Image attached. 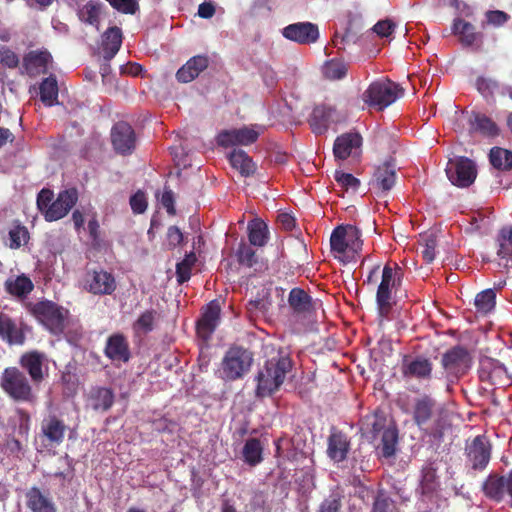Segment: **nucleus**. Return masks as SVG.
Returning <instances> with one entry per match:
<instances>
[{
	"instance_id": "nucleus-31",
	"label": "nucleus",
	"mask_w": 512,
	"mask_h": 512,
	"mask_svg": "<svg viewBox=\"0 0 512 512\" xmlns=\"http://www.w3.org/2000/svg\"><path fill=\"white\" fill-rule=\"evenodd\" d=\"M114 400L113 390L107 387H92L88 394V403L95 411H108L113 406Z\"/></svg>"
},
{
	"instance_id": "nucleus-19",
	"label": "nucleus",
	"mask_w": 512,
	"mask_h": 512,
	"mask_svg": "<svg viewBox=\"0 0 512 512\" xmlns=\"http://www.w3.org/2000/svg\"><path fill=\"white\" fill-rule=\"evenodd\" d=\"M221 315V306L218 300L210 301L204 308L201 318L197 321V335L208 341L215 332Z\"/></svg>"
},
{
	"instance_id": "nucleus-48",
	"label": "nucleus",
	"mask_w": 512,
	"mask_h": 512,
	"mask_svg": "<svg viewBox=\"0 0 512 512\" xmlns=\"http://www.w3.org/2000/svg\"><path fill=\"white\" fill-rule=\"evenodd\" d=\"M9 243L10 249L16 250L21 246L26 245L30 240V233L26 226L16 222L9 230Z\"/></svg>"
},
{
	"instance_id": "nucleus-16",
	"label": "nucleus",
	"mask_w": 512,
	"mask_h": 512,
	"mask_svg": "<svg viewBox=\"0 0 512 512\" xmlns=\"http://www.w3.org/2000/svg\"><path fill=\"white\" fill-rule=\"evenodd\" d=\"M362 144L363 139L358 132L343 133L334 141L333 154L339 160L359 158L362 154Z\"/></svg>"
},
{
	"instance_id": "nucleus-42",
	"label": "nucleus",
	"mask_w": 512,
	"mask_h": 512,
	"mask_svg": "<svg viewBox=\"0 0 512 512\" xmlns=\"http://www.w3.org/2000/svg\"><path fill=\"white\" fill-rule=\"evenodd\" d=\"M491 165L500 171L512 170V151L501 147H493L489 152Z\"/></svg>"
},
{
	"instance_id": "nucleus-24",
	"label": "nucleus",
	"mask_w": 512,
	"mask_h": 512,
	"mask_svg": "<svg viewBox=\"0 0 512 512\" xmlns=\"http://www.w3.org/2000/svg\"><path fill=\"white\" fill-rule=\"evenodd\" d=\"M479 378L483 382H488L495 386L509 385L512 378L508 374L507 368L498 360L486 359L481 362Z\"/></svg>"
},
{
	"instance_id": "nucleus-11",
	"label": "nucleus",
	"mask_w": 512,
	"mask_h": 512,
	"mask_svg": "<svg viewBox=\"0 0 512 512\" xmlns=\"http://www.w3.org/2000/svg\"><path fill=\"white\" fill-rule=\"evenodd\" d=\"M471 363L472 358L467 348L456 345L443 353L441 358L443 372H441V375L453 382L468 372Z\"/></svg>"
},
{
	"instance_id": "nucleus-32",
	"label": "nucleus",
	"mask_w": 512,
	"mask_h": 512,
	"mask_svg": "<svg viewBox=\"0 0 512 512\" xmlns=\"http://www.w3.org/2000/svg\"><path fill=\"white\" fill-rule=\"evenodd\" d=\"M396 181V171L395 166L390 162H385L382 165L378 166L374 173L373 186L381 190L382 192H387L392 189L395 185Z\"/></svg>"
},
{
	"instance_id": "nucleus-60",
	"label": "nucleus",
	"mask_w": 512,
	"mask_h": 512,
	"mask_svg": "<svg viewBox=\"0 0 512 512\" xmlns=\"http://www.w3.org/2000/svg\"><path fill=\"white\" fill-rule=\"evenodd\" d=\"M486 19L489 24L494 26H501L507 22L509 15L504 11L492 10L486 13Z\"/></svg>"
},
{
	"instance_id": "nucleus-8",
	"label": "nucleus",
	"mask_w": 512,
	"mask_h": 512,
	"mask_svg": "<svg viewBox=\"0 0 512 512\" xmlns=\"http://www.w3.org/2000/svg\"><path fill=\"white\" fill-rule=\"evenodd\" d=\"M31 313L50 333L59 335L64 332L69 311L57 303L39 301L33 305Z\"/></svg>"
},
{
	"instance_id": "nucleus-20",
	"label": "nucleus",
	"mask_w": 512,
	"mask_h": 512,
	"mask_svg": "<svg viewBox=\"0 0 512 512\" xmlns=\"http://www.w3.org/2000/svg\"><path fill=\"white\" fill-rule=\"evenodd\" d=\"M401 373L404 378L429 381L432 378L433 363L424 356H405L401 364Z\"/></svg>"
},
{
	"instance_id": "nucleus-2",
	"label": "nucleus",
	"mask_w": 512,
	"mask_h": 512,
	"mask_svg": "<svg viewBox=\"0 0 512 512\" xmlns=\"http://www.w3.org/2000/svg\"><path fill=\"white\" fill-rule=\"evenodd\" d=\"M291 369L292 361L287 355H278L267 360L256 376V396L266 397L276 392Z\"/></svg>"
},
{
	"instance_id": "nucleus-10",
	"label": "nucleus",
	"mask_w": 512,
	"mask_h": 512,
	"mask_svg": "<svg viewBox=\"0 0 512 512\" xmlns=\"http://www.w3.org/2000/svg\"><path fill=\"white\" fill-rule=\"evenodd\" d=\"M253 364V354L241 346L230 347L222 359L223 378L227 381L241 379Z\"/></svg>"
},
{
	"instance_id": "nucleus-44",
	"label": "nucleus",
	"mask_w": 512,
	"mask_h": 512,
	"mask_svg": "<svg viewBox=\"0 0 512 512\" xmlns=\"http://www.w3.org/2000/svg\"><path fill=\"white\" fill-rule=\"evenodd\" d=\"M15 414L16 416L13 419V433L11 435H15L27 441L31 424L30 414L23 408H17Z\"/></svg>"
},
{
	"instance_id": "nucleus-26",
	"label": "nucleus",
	"mask_w": 512,
	"mask_h": 512,
	"mask_svg": "<svg viewBox=\"0 0 512 512\" xmlns=\"http://www.w3.org/2000/svg\"><path fill=\"white\" fill-rule=\"evenodd\" d=\"M66 430V424L56 415H49L41 422V434L53 446H58L64 441Z\"/></svg>"
},
{
	"instance_id": "nucleus-64",
	"label": "nucleus",
	"mask_w": 512,
	"mask_h": 512,
	"mask_svg": "<svg viewBox=\"0 0 512 512\" xmlns=\"http://www.w3.org/2000/svg\"><path fill=\"white\" fill-rule=\"evenodd\" d=\"M161 203L166 208L168 214H170V215L175 214L174 194L171 190H165L163 192L162 198H161Z\"/></svg>"
},
{
	"instance_id": "nucleus-52",
	"label": "nucleus",
	"mask_w": 512,
	"mask_h": 512,
	"mask_svg": "<svg viewBox=\"0 0 512 512\" xmlns=\"http://www.w3.org/2000/svg\"><path fill=\"white\" fill-rule=\"evenodd\" d=\"M334 179L345 190L351 189L356 191L360 186V180L351 173L336 170L334 173Z\"/></svg>"
},
{
	"instance_id": "nucleus-33",
	"label": "nucleus",
	"mask_w": 512,
	"mask_h": 512,
	"mask_svg": "<svg viewBox=\"0 0 512 512\" xmlns=\"http://www.w3.org/2000/svg\"><path fill=\"white\" fill-rule=\"evenodd\" d=\"M122 31L119 27H109L102 35V47L105 60H111L122 45Z\"/></svg>"
},
{
	"instance_id": "nucleus-1",
	"label": "nucleus",
	"mask_w": 512,
	"mask_h": 512,
	"mask_svg": "<svg viewBox=\"0 0 512 512\" xmlns=\"http://www.w3.org/2000/svg\"><path fill=\"white\" fill-rule=\"evenodd\" d=\"M34 386L19 367H6L0 374V389L16 403L36 404L38 396Z\"/></svg>"
},
{
	"instance_id": "nucleus-38",
	"label": "nucleus",
	"mask_w": 512,
	"mask_h": 512,
	"mask_svg": "<svg viewBox=\"0 0 512 512\" xmlns=\"http://www.w3.org/2000/svg\"><path fill=\"white\" fill-rule=\"evenodd\" d=\"M34 288L31 279L25 275L17 276L16 278H9L5 282L6 291L17 297H24L29 294Z\"/></svg>"
},
{
	"instance_id": "nucleus-5",
	"label": "nucleus",
	"mask_w": 512,
	"mask_h": 512,
	"mask_svg": "<svg viewBox=\"0 0 512 512\" xmlns=\"http://www.w3.org/2000/svg\"><path fill=\"white\" fill-rule=\"evenodd\" d=\"M437 410V401L431 395L422 394L413 400L412 419L414 423L425 430V433L435 440H440L444 435L443 421L440 417L434 420L433 425L426 427L430 423Z\"/></svg>"
},
{
	"instance_id": "nucleus-46",
	"label": "nucleus",
	"mask_w": 512,
	"mask_h": 512,
	"mask_svg": "<svg viewBox=\"0 0 512 512\" xmlns=\"http://www.w3.org/2000/svg\"><path fill=\"white\" fill-rule=\"evenodd\" d=\"M470 123L475 131H479L484 135L496 136L499 133L496 123L485 114L474 113Z\"/></svg>"
},
{
	"instance_id": "nucleus-30",
	"label": "nucleus",
	"mask_w": 512,
	"mask_h": 512,
	"mask_svg": "<svg viewBox=\"0 0 512 512\" xmlns=\"http://www.w3.org/2000/svg\"><path fill=\"white\" fill-rule=\"evenodd\" d=\"M0 338L9 345H22L25 334L7 314L0 313Z\"/></svg>"
},
{
	"instance_id": "nucleus-7",
	"label": "nucleus",
	"mask_w": 512,
	"mask_h": 512,
	"mask_svg": "<svg viewBox=\"0 0 512 512\" xmlns=\"http://www.w3.org/2000/svg\"><path fill=\"white\" fill-rule=\"evenodd\" d=\"M403 94V88L393 81H374L363 92L362 100L367 106L382 111L402 97Z\"/></svg>"
},
{
	"instance_id": "nucleus-6",
	"label": "nucleus",
	"mask_w": 512,
	"mask_h": 512,
	"mask_svg": "<svg viewBox=\"0 0 512 512\" xmlns=\"http://www.w3.org/2000/svg\"><path fill=\"white\" fill-rule=\"evenodd\" d=\"M288 303L296 322L301 326L300 331L316 332L318 330L317 312L310 295L302 288H293L288 296Z\"/></svg>"
},
{
	"instance_id": "nucleus-27",
	"label": "nucleus",
	"mask_w": 512,
	"mask_h": 512,
	"mask_svg": "<svg viewBox=\"0 0 512 512\" xmlns=\"http://www.w3.org/2000/svg\"><path fill=\"white\" fill-rule=\"evenodd\" d=\"M26 506L32 512H57V507L49 493H44L40 488L33 486L25 493Z\"/></svg>"
},
{
	"instance_id": "nucleus-58",
	"label": "nucleus",
	"mask_w": 512,
	"mask_h": 512,
	"mask_svg": "<svg viewBox=\"0 0 512 512\" xmlns=\"http://www.w3.org/2000/svg\"><path fill=\"white\" fill-rule=\"evenodd\" d=\"M130 206L134 214H142L146 211L148 203L143 191L138 190L130 197Z\"/></svg>"
},
{
	"instance_id": "nucleus-37",
	"label": "nucleus",
	"mask_w": 512,
	"mask_h": 512,
	"mask_svg": "<svg viewBox=\"0 0 512 512\" xmlns=\"http://www.w3.org/2000/svg\"><path fill=\"white\" fill-rule=\"evenodd\" d=\"M268 227L261 219H254L248 224V238L253 246L262 247L268 240Z\"/></svg>"
},
{
	"instance_id": "nucleus-49",
	"label": "nucleus",
	"mask_w": 512,
	"mask_h": 512,
	"mask_svg": "<svg viewBox=\"0 0 512 512\" xmlns=\"http://www.w3.org/2000/svg\"><path fill=\"white\" fill-rule=\"evenodd\" d=\"M477 313L487 315L496 305V293L493 289H486L479 292L474 300Z\"/></svg>"
},
{
	"instance_id": "nucleus-40",
	"label": "nucleus",
	"mask_w": 512,
	"mask_h": 512,
	"mask_svg": "<svg viewBox=\"0 0 512 512\" xmlns=\"http://www.w3.org/2000/svg\"><path fill=\"white\" fill-rule=\"evenodd\" d=\"M159 317L155 309H148L142 312L136 321L132 324V329L136 334H148L155 328L156 321Z\"/></svg>"
},
{
	"instance_id": "nucleus-4",
	"label": "nucleus",
	"mask_w": 512,
	"mask_h": 512,
	"mask_svg": "<svg viewBox=\"0 0 512 512\" xmlns=\"http://www.w3.org/2000/svg\"><path fill=\"white\" fill-rule=\"evenodd\" d=\"M402 276L401 269L395 264L392 268L386 264L382 271L381 282L376 292V305L378 312V323L382 325L385 321L393 319V310L396 301L393 297V288Z\"/></svg>"
},
{
	"instance_id": "nucleus-54",
	"label": "nucleus",
	"mask_w": 512,
	"mask_h": 512,
	"mask_svg": "<svg viewBox=\"0 0 512 512\" xmlns=\"http://www.w3.org/2000/svg\"><path fill=\"white\" fill-rule=\"evenodd\" d=\"M237 259L239 264L247 267H252L257 262L255 251L244 243L237 250Z\"/></svg>"
},
{
	"instance_id": "nucleus-43",
	"label": "nucleus",
	"mask_w": 512,
	"mask_h": 512,
	"mask_svg": "<svg viewBox=\"0 0 512 512\" xmlns=\"http://www.w3.org/2000/svg\"><path fill=\"white\" fill-rule=\"evenodd\" d=\"M453 33L459 35L460 42L465 46L473 45L479 37V34L475 32V27L462 19L454 21Z\"/></svg>"
},
{
	"instance_id": "nucleus-50",
	"label": "nucleus",
	"mask_w": 512,
	"mask_h": 512,
	"mask_svg": "<svg viewBox=\"0 0 512 512\" xmlns=\"http://www.w3.org/2000/svg\"><path fill=\"white\" fill-rule=\"evenodd\" d=\"M397 432L395 430L387 429L382 434L381 439V454L385 458H390L395 454L397 444Z\"/></svg>"
},
{
	"instance_id": "nucleus-36",
	"label": "nucleus",
	"mask_w": 512,
	"mask_h": 512,
	"mask_svg": "<svg viewBox=\"0 0 512 512\" xmlns=\"http://www.w3.org/2000/svg\"><path fill=\"white\" fill-rule=\"evenodd\" d=\"M229 161L232 167L238 170L242 176L249 177L256 171V165L252 158L241 149H234L229 154Z\"/></svg>"
},
{
	"instance_id": "nucleus-61",
	"label": "nucleus",
	"mask_w": 512,
	"mask_h": 512,
	"mask_svg": "<svg viewBox=\"0 0 512 512\" xmlns=\"http://www.w3.org/2000/svg\"><path fill=\"white\" fill-rule=\"evenodd\" d=\"M22 438L16 437L15 435H9L6 439V448L12 455L19 456L22 453L24 445Z\"/></svg>"
},
{
	"instance_id": "nucleus-23",
	"label": "nucleus",
	"mask_w": 512,
	"mask_h": 512,
	"mask_svg": "<svg viewBox=\"0 0 512 512\" xmlns=\"http://www.w3.org/2000/svg\"><path fill=\"white\" fill-rule=\"evenodd\" d=\"M282 35L298 44L309 45L318 40L319 29L316 24L310 22H297L284 27Z\"/></svg>"
},
{
	"instance_id": "nucleus-62",
	"label": "nucleus",
	"mask_w": 512,
	"mask_h": 512,
	"mask_svg": "<svg viewBox=\"0 0 512 512\" xmlns=\"http://www.w3.org/2000/svg\"><path fill=\"white\" fill-rule=\"evenodd\" d=\"M279 226L285 231H292L296 226V220L293 215L288 212H282L277 217Z\"/></svg>"
},
{
	"instance_id": "nucleus-3",
	"label": "nucleus",
	"mask_w": 512,
	"mask_h": 512,
	"mask_svg": "<svg viewBox=\"0 0 512 512\" xmlns=\"http://www.w3.org/2000/svg\"><path fill=\"white\" fill-rule=\"evenodd\" d=\"M361 231L353 225H339L330 236L333 257L344 264L355 262L362 250Z\"/></svg>"
},
{
	"instance_id": "nucleus-63",
	"label": "nucleus",
	"mask_w": 512,
	"mask_h": 512,
	"mask_svg": "<svg viewBox=\"0 0 512 512\" xmlns=\"http://www.w3.org/2000/svg\"><path fill=\"white\" fill-rule=\"evenodd\" d=\"M192 268L184 263H177L176 265V279L179 284L187 282L191 277Z\"/></svg>"
},
{
	"instance_id": "nucleus-51",
	"label": "nucleus",
	"mask_w": 512,
	"mask_h": 512,
	"mask_svg": "<svg viewBox=\"0 0 512 512\" xmlns=\"http://www.w3.org/2000/svg\"><path fill=\"white\" fill-rule=\"evenodd\" d=\"M475 87L484 98L488 99L493 98L495 91L499 88V83L495 79L479 76L476 79Z\"/></svg>"
},
{
	"instance_id": "nucleus-25",
	"label": "nucleus",
	"mask_w": 512,
	"mask_h": 512,
	"mask_svg": "<svg viewBox=\"0 0 512 512\" xmlns=\"http://www.w3.org/2000/svg\"><path fill=\"white\" fill-rule=\"evenodd\" d=\"M104 355L112 362L127 363L131 359L127 337L122 333L110 335L106 340Z\"/></svg>"
},
{
	"instance_id": "nucleus-9",
	"label": "nucleus",
	"mask_w": 512,
	"mask_h": 512,
	"mask_svg": "<svg viewBox=\"0 0 512 512\" xmlns=\"http://www.w3.org/2000/svg\"><path fill=\"white\" fill-rule=\"evenodd\" d=\"M465 465L473 472L487 469L492 457V443L486 435L467 440L464 448Z\"/></svg>"
},
{
	"instance_id": "nucleus-15",
	"label": "nucleus",
	"mask_w": 512,
	"mask_h": 512,
	"mask_svg": "<svg viewBox=\"0 0 512 512\" xmlns=\"http://www.w3.org/2000/svg\"><path fill=\"white\" fill-rule=\"evenodd\" d=\"M84 288L94 295H112L117 288V283L112 273L103 269H94L87 271Z\"/></svg>"
},
{
	"instance_id": "nucleus-56",
	"label": "nucleus",
	"mask_w": 512,
	"mask_h": 512,
	"mask_svg": "<svg viewBox=\"0 0 512 512\" xmlns=\"http://www.w3.org/2000/svg\"><path fill=\"white\" fill-rule=\"evenodd\" d=\"M114 9L125 13V14H135L139 9L138 3L136 0H106Z\"/></svg>"
},
{
	"instance_id": "nucleus-14",
	"label": "nucleus",
	"mask_w": 512,
	"mask_h": 512,
	"mask_svg": "<svg viewBox=\"0 0 512 512\" xmlns=\"http://www.w3.org/2000/svg\"><path fill=\"white\" fill-rule=\"evenodd\" d=\"M446 174L450 182L458 187H469L476 179L475 163L467 157L450 159L447 163Z\"/></svg>"
},
{
	"instance_id": "nucleus-35",
	"label": "nucleus",
	"mask_w": 512,
	"mask_h": 512,
	"mask_svg": "<svg viewBox=\"0 0 512 512\" xmlns=\"http://www.w3.org/2000/svg\"><path fill=\"white\" fill-rule=\"evenodd\" d=\"M349 65L342 58H333L322 64V78L327 81H340L346 78Z\"/></svg>"
},
{
	"instance_id": "nucleus-55",
	"label": "nucleus",
	"mask_w": 512,
	"mask_h": 512,
	"mask_svg": "<svg viewBox=\"0 0 512 512\" xmlns=\"http://www.w3.org/2000/svg\"><path fill=\"white\" fill-rule=\"evenodd\" d=\"M0 63L7 68L14 69L18 67L20 60L13 50L0 45Z\"/></svg>"
},
{
	"instance_id": "nucleus-28",
	"label": "nucleus",
	"mask_w": 512,
	"mask_h": 512,
	"mask_svg": "<svg viewBox=\"0 0 512 512\" xmlns=\"http://www.w3.org/2000/svg\"><path fill=\"white\" fill-rule=\"evenodd\" d=\"M258 138V133L249 128L236 129L232 131H224L218 136V143L221 146L229 147L237 144L249 145L254 143Z\"/></svg>"
},
{
	"instance_id": "nucleus-22",
	"label": "nucleus",
	"mask_w": 512,
	"mask_h": 512,
	"mask_svg": "<svg viewBox=\"0 0 512 512\" xmlns=\"http://www.w3.org/2000/svg\"><path fill=\"white\" fill-rule=\"evenodd\" d=\"M53 58L46 49L31 50L23 56L22 69L30 77H35L48 72Z\"/></svg>"
},
{
	"instance_id": "nucleus-12",
	"label": "nucleus",
	"mask_w": 512,
	"mask_h": 512,
	"mask_svg": "<svg viewBox=\"0 0 512 512\" xmlns=\"http://www.w3.org/2000/svg\"><path fill=\"white\" fill-rule=\"evenodd\" d=\"M481 490L484 496L496 503L509 498L512 503V469L506 474L490 473L483 481Z\"/></svg>"
},
{
	"instance_id": "nucleus-41",
	"label": "nucleus",
	"mask_w": 512,
	"mask_h": 512,
	"mask_svg": "<svg viewBox=\"0 0 512 512\" xmlns=\"http://www.w3.org/2000/svg\"><path fill=\"white\" fill-rule=\"evenodd\" d=\"M263 447L261 442L257 438H249L245 441L242 455L245 463L254 467L262 462L263 460Z\"/></svg>"
},
{
	"instance_id": "nucleus-47",
	"label": "nucleus",
	"mask_w": 512,
	"mask_h": 512,
	"mask_svg": "<svg viewBox=\"0 0 512 512\" xmlns=\"http://www.w3.org/2000/svg\"><path fill=\"white\" fill-rule=\"evenodd\" d=\"M438 487L436 469L431 466H426L422 469L421 481L419 485V492L423 496H431Z\"/></svg>"
},
{
	"instance_id": "nucleus-34",
	"label": "nucleus",
	"mask_w": 512,
	"mask_h": 512,
	"mask_svg": "<svg viewBox=\"0 0 512 512\" xmlns=\"http://www.w3.org/2000/svg\"><path fill=\"white\" fill-rule=\"evenodd\" d=\"M102 8L103 4L100 1L89 0L78 9L77 16L81 22L94 26L99 31Z\"/></svg>"
},
{
	"instance_id": "nucleus-57",
	"label": "nucleus",
	"mask_w": 512,
	"mask_h": 512,
	"mask_svg": "<svg viewBox=\"0 0 512 512\" xmlns=\"http://www.w3.org/2000/svg\"><path fill=\"white\" fill-rule=\"evenodd\" d=\"M54 201V192L48 188H43L40 190V192L37 195V208L41 212V214L44 216L46 213V209L49 208V206Z\"/></svg>"
},
{
	"instance_id": "nucleus-17",
	"label": "nucleus",
	"mask_w": 512,
	"mask_h": 512,
	"mask_svg": "<svg viewBox=\"0 0 512 512\" xmlns=\"http://www.w3.org/2000/svg\"><path fill=\"white\" fill-rule=\"evenodd\" d=\"M111 142L117 153L121 155L131 154L136 144L134 129L125 121L115 123L111 130Z\"/></svg>"
},
{
	"instance_id": "nucleus-59",
	"label": "nucleus",
	"mask_w": 512,
	"mask_h": 512,
	"mask_svg": "<svg viewBox=\"0 0 512 512\" xmlns=\"http://www.w3.org/2000/svg\"><path fill=\"white\" fill-rule=\"evenodd\" d=\"M394 29L395 23L389 19L380 20L373 27V31L380 37L390 36Z\"/></svg>"
},
{
	"instance_id": "nucleus-21",
	"label": "nucleus",
	"mask_w": 512,
	"mask_h": 512,
	"mask_svg": "<svg viewBox=\"0 0 512 512\" xmlns=\"http://www.w3.org/2000/svg\"><path fill=\"white\" fill-rule=\"evenodd\" d=\"M78 200V193L75 188L61 191L52 204L46 209L44 219L53 222L65 217Z\"/></svg>"
},
{
	"instance_id": "nucleus-29",
	"label": "nucleus",
	"mask_w": 512,
	"mask_h": 512,
	"mask_svg": "<svg viewBox=\"0 0 512 512\" xmlns=\"http://www.w3.org/2000/svg\"><path fill=\"white\" fill-rule=\"evenodd\" d=\"M209 64V58L205 55H197L189 59L176 73V78L181 83L194 80L204 71Z\"/></svg>"
},
{
	"instance_id": "nucleus-39",
	"label": "nucleus",
	"mask_w": 512,
	"mask_h": 512,
	"mask_svg": "<svg viewBox=\"0 0 512 512\" xmlns=\"http://www.w3.org/2000/svg\"><path fill=\"white\" fill-rule=\"evenodd\" d=\"M58 91L57 79L52 74L43 79L39 85L40 99L46 106H52L57 102Z\"/></svg>"
},
{
	"instance_id": "nucleus-45",
	"label": "nucleus",
	"mask_w": 512,
	"mask_h": 512,
	"mask_svg": "<svg viewBox=\"0 0 512 512\" xmlns=\"http://www.w3.org/2000/svg\"><path fill=\"white\" fill-rule=\"evenodd\" d=\"M498 250L497 255L507 261L512 262V226H504L497 235Z\"/></svg>"
},
{
	"instance_id": "nucleus-13",
	"label": "nucleus",
	"mask_w": 512,
	"mask_h": 512,
	"mask_svg": "<svg viewBox=\"0 0 512 512\" xmlns=\"http://www.w3.org/2000/svg\"><path fill=\"white\" fill-rule=\"evenodd\" d=\"M18 364L19 368L29 375V379L36 387L48 376V358L44 352L26 351L19 357Z\"/></svg>"
},
{
	"instance_id": "nucleus-53",
	"label": "nucleus",
	"mask_w": 512,
	"mask_h": 512,
	"mask_svg": "<svg viewBox=\"0 0 512 512\" xmlns=\"http://www.w3.org/2000/svg\"><path fill=\"white\" fill-rule=\"evenodd\" d=\"M437 240L433 234L427 235L422 244V258L426 263H432L436 257Z\"/></svg>"
},
{
	"instance_id": "nucleus-18",
	"label": "nucleus",
	"mask_w": 512,
	"mask_h": 512,
	"mask_svg": "<svg viewBox=\"0 0 512 512\" xmlns=\"http://www.w3.org/2000/svg\"><path fill=\"white\" fill-rule=\"evenodd\" d=\"M351 448L348 435L337 427H332L327 437L326 455L334 463L347 459Z\"/></svg>"
}]
</instances>
